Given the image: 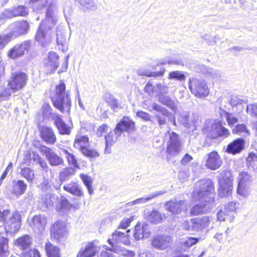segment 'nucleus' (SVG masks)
Masks as SVG:
<instances>
[{"label":"nucleus","instance_id":"nucleus-1","mask_svg":"<svg viewBox=\"0 0 257 257\" xmlns=\"http://www.w3.org/2000/svg\"><path fill=\"white\" fill-rule=\"evenodd\" d=\"M214 188L212 182L210 179L201 180L195 184V189L192 195V200L194 201H201L202 202L210 201L212 196ZM206 204H196L191 209L190 213L193 215H198L205 212Z\"/></svg>","mask_w":257,"mask_h":257},{"label":"nucleus","instance_id":"nucleus-2","mask_svg":"<svg viewBox=\"0 0 257 257\" xmlns=\"http://www.w3.org/2000/svg\"><path fill=\"white\" fill-rule=\"evenodd\" d=\"M56 6V4L55 2L50 4L46 12V19L42 22L36 32L35 39L43 45L49 43L52 39L51 33L50 30H47L46 26L48 25L49 28L51 24H55L53 17V9Z\"/></svg>","mask_w":257,"mask_h":257},{"label":"nucleus","instance_id":"nucleus-3","mask_svg":"<svg viewBox=\"0 0 257 257\" xmlns=\"http://www.w3.org/2000/svg\"><path fill=\"white\" fill-rule=\"evenodd\" d=\"M52 101L54 106L61 112H69L71 106V98L69 91L66 90L65 84L63 81H61L60 83L56 86Z\"/></svg>","mask_w":257,"mask_h":257},{"label":"nucleus","instance_id":"nucleus-4","mask_svg":"<svg viewBox=\"0 0 257 257\" xmlns=\"http://www.w3.org/2000/svg\"><path fill=\"white\" fill-rule=\"evenodd\" d=\"M167 137L166 151L167 158L175 157L182 151L183 145L181 138L175 132L168 130L166 133Z\"/></svg>","mask_w":257,"mask_h":257},{"label":"nucleus","instance_id":"nucleus-5","mask_svg":"<svg viewBox=\"0 0 257 257\" xmlns=\"http://www.w3.org/2000/svg\"><path fill=\"white\" fill-rule=\"evenodd\" d=\"M233 181V176L230 170H225L220 174L218 180V196L220 197H226L232 194Z\"/></svg>","mask_w":257,"mask_h":257},{"label":"nucleus","instance_id":"nucleus-6","mask_svg":"<svg viewBox=\"0 0 257 257\" xmlns=\"http://www.w3.org/2000/svg\"><path fill=\"white\" fill-rule=\"evenodd\" d=\"M237 180V193L243 198L247 197L250 194L252 176L248 172L242 171L239 173Z\"/></svg>","mask_w":257,"mask_h":257},{"label":"nucleus","instance_id":"nucleus-7","mask_svg":"<svg viewBox=\"0 0 257 257\" xmlns=\"http://www.w3.org/2000/svg\"><path fill=\"white\" fill-rule=\"evenodd\" d=\"M151 107L153 110L158 112L155 115V117L157 119L160 128H162L163 125L167 124L166 118H168V120L172 122L173 125H176L174 115L169 111L168 109L156 103H153Z\"/></svg>","mask_w":257,"mask_h":257},{"label":"nucleus","instance_id":"nucleus-8","mask_svg":"<svg viewBox=\"0 0 257 257\" xmlns=\"http://www.w3.org/2000/svg\"><path fill=\"white\" fill-rule=\"evenodd\" d=\"M189 87L192 93L199 98L207 96L209 92L205 82L194 77L190 78Z\"/></svg>","mask_w":257,"mask_h":257},{"label":"nucleus","instance_id":"nucleus-9","mask_svg":"<svg viewBox=\"0 0 257 257\" xmlns=\"http://www.w3.org/2000/svg\"><path fill=\"white\" fill-rule=\"evenodd\" d=\"M28 76L25 73L21 71L14 72L9 81V89L13 92L18 91L26 84Z\"/></svg>","mask_w":257,"mask_h":257},{"label":"nucleus","instance_id":"nucleus-10","mask_svg":"<svg viewBox=\"0 0 257 257\" xmlns=\"http://www.w3.org/2000/svg\"><path fill=\"white\" fill-rule=\"evenodd\" d=\"M98 241L94 240L83 245L77 257H93L97 256L100 250V247L98 246Z\"/></svg>","mask_w":257,"mask_h":257},{"label":"nucleus","instance_id":"nucleus-11","mask_svg":"<svg viewBox=\"0 0 257 257\" xmlns=\"http://www.w3.org/2000/svg\"><path fill=\"white\" fill-rule=\"evenodd\" d=\"M28 14V9L22 6L14 7L11 9H7L0 15V23H3L7 19L17 16L25 17Z\"/></svg>","mask_w":257,"mask_h":257},{"label":"nucleus","instance_id":"nucleus-12","mask_svg":"<svg viewBox=\"0 0 257 257\" xmlns=\"http://www.w3.org/2000/svg\"><path fill=\"white\" fill-rule=\"evenodd\" d=\"M10 37H17L26 34L29 30V24L26 21L15 22L8 27Z\"/></svg>","mask_w":257,"mask_h":257},{"label":"nucleus","instance_id":"nucleus-13","mask_svg":"<svg viewBox=\"0 0 257 257\" xmlns=\"http://www.w3.org/2000/svg\"><path fill=\"white\" fill-rule=\"evenodd\" d=\"M40 151L45 155L46 159L52 166H58L64 164L63 159L57 155L52 149L45 146H42Z\"/></svg>","mask_w":257,"mask_h":257},{"label":"nucleus","instance_id":"nucleus-14","mask_svg":"<svg viewBox=\"0 0 257 257\" xmlns=\"http://www.w3.org/2000/svg\"><path fill=\"white\" fill-rule=\"evenodd\" d=\"M31 47L30 41H26L21 44H16L9 50L8 56L13 59L21 57L25 52H28Z\"/></svg>","mask_w":257,"mask_h":257},{"label":"nucleus","instance_id":"nucleus-15","mask_svg":"<svg viewBox=\"0 0 257 257\" xmlns=\"http://www.w3.org/2000/svg\"><path fill=\"white\" fill-rule=\"evenodd\" d=\"M165 208L172 214H178L182 211L188 209L187 202L186 200H177L173 199L166 202Z\"/></svg>","mask_w":257,"mask_h":257},{"label":"nucleus","instance_id":"nucleus-16","mask_svg":"<svg viewBox=\"0 0 257 257\" xmlns=\"http://www.w3.org/2000/svg\"><path fill=\"white\" fill-rule=\"evenodd\" d=\"M135 130V123L128 117H124L117 124L114 129V134L120 137L124 131L132 133Z\"/></svg>","mask_w":257,"mask_h":257},{"label":"nucleus","instance_id":"nucleus-17","mask_svg":"<svg viewBox=\"0 0 257 257\" xmlns=\"http://www.w3.org/2000/svg\"><path fill=\"white\" fill-rule=\"evenodd\" d=\"M51 233L52 237L59 241L66 237L67 230L65 223L63 221H56L51 227Z\"/></svg>","mask_w":257,"mask_h":257},{"label":"nucleus","instance_id":"nucleus-18","mask_svg":"<svg viewBox=\"0 0 257 257\" xmlns=\"http://www.w3.org/2000/svg\"><path fill=\"white\" fill-rule=\"evenodd\" d=\"M230 135L228 129L222 126L219 121L214 120L211 125L208 135L213 139L218 137H227Z\"/></svg>","mask_w":257,"mask_h":257},{"label":"nucleus","instance_id":"nucleus-19","mask_svg":"<svg viewBox=\"0 0 257 257\" xmlns=\"http://www.w3.org/2000/svg\"><path fill=\"white\" fill-rule=\"evenodd\" d=\"M172 237L166 235H157L152 240V245L158 249H165L170 247L172 242Z\"/></svg>","mask_w":257,"mask_h":257},{"label":"nucleus","instance_id":"nucleus-20","mask_svg":"<svg viewBox=\"0 0 257 257\" xmlns=\"http://www.w3.org/2000/svg\"><path fill=\"white\" fill-rule=\"evenodd\" d=\"M222 163V159L217 152L213 151L207 155L206 166L209 169L215 170L219 168Z\"/></svg>","mask_w":257,"mask_h":257},{"label":"nucleus","instance_id":"nucleus-21","mask_svg":"<svg viewBox=\"0 0 257 257\" xmlns=\"http://www.w3.org/2000/svg\"><path fill=\"white\" fill-rule=\"evenodd\" d=\"M47 223V218L44 215L34 216L32 219L31 226L35 232L42 233Z\"/></svg>","mask_w":257,"mask_h":257},{"label":"nucleus","instance_id":"nucleus-22","mask_svg":"<svg viewBox=\"0 0 257 257\" xmlns=\"http://www.w3.org/2000/svg\"><path fill=\"white\" fill-rule=\"evenodd\" d=\"M150 234L151 231L148 223L143 222L135 226L134 236L136 239L148 238Z\"/></svg>","mask_w":257,"mask_h":257},{"label":"nucleus","instance_id":"nucleus-23","mask_svg":"<svg viewBox=\"0 0 257 257\" xmlns=\"http://www.w3.org/2000/svg\"><path fill=\"white\" fill-rule=\"evenodd\" d=\"M27 188V185L22 180L14 181L13 186L11 189H8L6 190V193L8 195L12 194L17 196L23 194Z\"/></svg>","mask_w":257,"mask_h":257},{"label":"nucleus","instance_id":"nucleus-24","mask_svg":"<svg viewBox=\"0 0 257 257\" xmlns=\"http://www.w3.org/2000/svg\"><path fill=\"white\" fill-rule=\"evenodd\" d=\"M42 139L48 144H54L56 141V137L52 128L43 126L40 129Z\"/></svg>","mask_w":257,"mask_h":257},{"label":"nucleus","instance_id":"nucleus-25","mask_svg":"<svg viewBox=\"0 0 257 257\" xmlns=\"http://www.w3.org/2000/svg\"><path fill=\"white\" fill-rule=\"evenodd\" d=\"M245 141L238 138L230 143L227 147L226 152L233 155L239 153L244 148Z\"/></svg>","mask_w":257,"mask_h":257},{"label":"nucleus","instance_id":"nucleus-26","mask_svg":"<svg viewBox=\"0 0 257 257\" xmlns=\"http://www.w3.org/2000/svg\"><path fill=\"white\" fill-rule=\"evenodd\" d=\"M58 67V56L56 53L49 52L47 62L45 64L47 73L54 72Z\"/></svg>","mask_w":257,"mask_h":257},{"label":"nucleus","instance_id":"nucleus-27","mask_svg":"<svg viewBox=\"0 0 257 257\" xmlns=\"http://www.w3.org/2000/svg\"><path fill=\"white\" fill-rule=\"evenodd\" d=\"M69 39L67 33L63 31L57 30V44L59 48L63 52L67 51L68 49V41Z\"/></svg>","mask_w":257,"mask_h":257},{"label":"nucleus","instance_id":"nucleus-28","mask_svg":"<svg viewBox=\"0 0 257 257\" xmlns=\"http://www.w3.org/2000/svg\"><path fill=\"white\" fill-rule=\"evenodd\" d=\"M212 218L209 216H204L202 217L194 218V222L196 231H200L207 228L211 222Z\"/></svg>","mask_w":257,"mask_h":257},{"label":"nucleus","instance_id":"nucleus-29","mask_svg":"<svg viewBox=\"0 0 257 257\" xmlns=\"http://www.w3.org/2000/svg\"><path fill=\"white\" fill-rule=\"evenodd\" d=\"M130 230L125 232L120 231L118 229L115 230L112 234V240L115 243H122L124 244L128 245L130 243L128 233Z\"/></svg>","mask_w":257,"mask_h":257},{"label":"nucleus","instance_id":"nucleus-30","mask_svg":"<svg viewBox=\"0 0 257 257\" xmlns=\"http://www.w3.org/2000/svg\"><path fill=\"white\" fill-rule=\"evenodd\" d=\"M145 217L149 222L153 224L161 223L165 218L161 213L155 209L145 212Z\"/></svg>","mask_w":257,"mask_h":257},{"label":"nucleus","instance_id":"nucleus-31","mask_svg":"<svg viewBox=\"0 0 257 257\" xmlns=\"http://www.w3.org/2000/svg\"><path fill=\"white\" fill-rule=\"evenodd\" d=\"M63 189L65 191L76 196H83L84 194L78 184L75 182H71L65 184L63 186Z\"/></svg>","mask_w":257,"mask_h":257},{"label":"nucleus","instance_id":"nucleus-32","mask_svg":"<svg viewBox=\"0 0 257 257\" xmlns=\"http://www.w3.org/2000/svg\"><path fill=\"white\" fill-rule=\"evenodd\" d=\"M55 123L60 134L62 135H69L70 133V127L63 121L62 119L58 115L53 117Z\"/></svg>","mask_w":257,"mask_h":257},{"label":"nucleus","instance_id":"nucleus-33","mask_svg":"<svg viewBox=\"0 0 257 257\" xmlns=\"http://www.w3.org/2000/svg\"><path fill=\"white\" fill-rule=\"evenodd\" d=\"M14 243L15 245L21 248L22 249L26 250L32 244V238L30 236L25 235L16 239Z\"/></svg>","mask_w":257,"mask_h":257},{"label":"nucleus","instance_id":"nucleus-34","mask_svg":"<svg viewBox=\"0 0 257 257\" xmlns=\"http://www.w3.org/2000/svg\"><path fill=\"white\" fill-rule=\"evenodd\" d=\"M112 132H110L107 135L105 136V148L104 151V153L105 154H109L111 153V147L116 142L117 139L119 137L116 136Z\"/></svg>","mask_w":257,"mask_h":257},{"label":"nucleus","instance_id":"nucleus-35","mask_svg":"<svg viewBox=\"0 0 257 257\" xmlns=\"http://www.w3.org/2000/svg\"><path fill=\"white\" fill-rule=\"evenodd\" d=\"M89 146V139L86 136L77 135L74 143V147L81 151Z\"/></svg>","mask_w":257,"mask_h":257},{"label":"nucleus","instance_id":"nucleus-36","mask_svg":"<svg viewBox=\"0 0 257 257\" xmlns=\"http://www.w3.org/2000/svg\"><path fill=\"white\" fill-rule=\"evenodd\" d=\"M78 2L84 12L95 11L97 9V5L93 0H78Z\"/></svg>","mask_w":257,"mask_h":257},{"label":"nucleus","instance_id":"nucleus-37","mask_svg":"<svg viewBox=\"0 0 257 257\" xmlns=\"http://www.w3.org/2000/svg\"><path fill=\"white\" fill-rule=\"evenodd\" d=\"M198 67L200 71L202 73L212 78H218L220 76V74L219 71L215 70L204 65H199Z\"/></svg>","mask_w":257,"mask_h":257},{"label":"nucleus","instance_id":"nucleus-38","mask_svg":"<svg viewBox=\"0 0 257 257\" xmlns=\"http://www.w3.org/2000/svg\"><path fill=\"white\" fill-rule=\"evenodd\" d=\"M45 249L48 257H60V249L51 243H47L45 245Z\"/></svg>","mask_w":257,"mask_h":257},{"label":"nucleus","instance_id":"nucleus-39","mask_svg":"<svg viewBox=\"0 0 257 257\" xmlns=\"http://www.w3.org/2000/svg\"><path fill=\"white\" fill-rule=\"evenodd\" d=\"M76 169L72 167H68L63 169L59 174L61 181L63 182L68 180L75 174Z\"/></svg>","mask_w":257,"mask_h":257},{"label":"nucleus","instance_id":"nucleus-40","mask_svg":"<svg viewBox=\"0 0 257 257\" xmlns=\"http://www.w3.org/2000/svg\"><path fill=\"white\" fill-rule=\"evenodd\" d=\"M80 178L82 180L83 184L86 187L89 194L91 195L93 193V190L92 189V178L88 175L83 174H80Z\"/></svg>","mask_w":257,"mask_h":257},{"label":"nucleus","instance_id":"nucleus-41","mask_svg":"<svg viewBox=\"0 0 257 257\" xmlns=\"http://www.w3.org/2000/svg\"><path fill=\"white\" fill-rule=\"evenodd\" d=\"M219 113L221 116H224L225 117L227 123L230 126H233L238 122V118L234 116L233 114L228 113L221 108H219Z\"/></svg>","mask_w":257,"mask_h":257},{"label":"nucleus","instance_id":"nucleus-42","mask_svg":"<svg viewBox=\"0 0 257 257\" xmlns=\"http://www.w3.org/2000/svg\"><path fill=\"white\" fill-rule=\"evenodd\" d=\"M232 133L234 134L243 137L248 136L250 134L246 125L243 123L237 124L232 129Z\"/></svg>","mask_w":257,"mask_h":257},{"label":"nucleus","instance_id":"nucleus-43","mask_svg":"<svg viewBox=\"0 0 257 257\" xmlns=\"http://www.w3.org/2000/svg\"><path fill=\"white\" fill-rule=\"evenodd\" d=\"M159 101L164 105L170 107L172 110L174 111L176 110L177 105L175 102L172 100L169 96L161 95L159 97Z\"/></svg>","mask_w":257,"mask_h":257},{"label":"nucleus","instance_id":"nucleus-44","mask_svg":"<svg viewBox=\"0 0 257 257\" xmlns=\"http://www.w3.org/2000/svg\"><path fill=\"white\" fill-rule=\"evenodd\" d=\"M105 100L114 111L120 107L118 100L110 94H107L105 95Z\"/></svg>","mask_w":257,"mask_h":257},{"label":"nucleus","instance_id":"nucleus-45","mask_svg":"<svg viewBox=\"0 0 257 257\" xmlns=\"http://www.w3.org/2000/svg\"><path fill=\"white\" fill-rule=\"evenodd\" d=\"M61 150L65 155L68 164L73 166L74 167L78 168V162L75 156L65 149H61Z\"/></svg>","mask_w":257,"mask_h":257},{"label":"nucleus","instance_id":"nucleus-46","mask_svg":"<svg viewBox=\"0 0 257 257\" xmlns=\"http://www.w3.org/2000/svg\"><path fill=\"white\" fill-rule=\"evenodd\" d=\"M107 242L110 245V246H107L106 245L102 246V248L105 250H102L101 252V257H112L111 252L114 251L113 243L112 242L110 239L107 240Z\"/></svg>","mask_w":257,"mask_h":257},{"label":"nucleus","instance_id":"nucleus-47","mask_svg":"<svg viewBox=\"0 0 257 257\" xmlns=\"http://www.w3.org/2000/svg\"><path fill=\"white\" fill-rule=\"evenodd\" d=\"M217 219L221 221L228 220L229 222H232L234 219V216L232 214H230L225 209L221 210L217 213Z\"/></svg>","mask_w":257,"mask_h":257},{"label":"nucleus","instance_id":"nucleus-48","mask_svg":"<svg viewBox=\"0 0 257 257\" xmlns=\"http://www.w3.org/2000/svg\"><path fill=\"white\" fill-rule=\"evenodd\" d=\"M186 77L184 72L181 71H174L169 73V79H175L179 81H184Z\"/></svg>","mask_w":257,"mask_h":257},{"label":"nucleus","instance_id":"nucleus-49","mask_svg":"<svg viewBox=\"0 0 257 257\" xmlns=\"http://www.w3.org/2000/svg\"><path fill=\"white\" fill-rule=\"evenodd\" d=\"M165 71V68L159 72H149L148 71H144L143 70H139L138 74L140 76H145L147 77H161L164 75Z\"/></svg>","mask_w":257,"mask_h":257},{"label":"nucleus","instance_id":"nucleus-50","mask_svg":"<svg viewBox=\"0 0 257 257\" xmlns=\"http://www.w3.org/2000/svg\"><path fill=\"white\" fill-rule=\"evenodd\" d=\"M21 175L25 178L29 182H32L35 178V173L33 170L29 168H24L21 171Z\"/></svg>","mask_w":257,"mask_h":257},{"label":"nucleus","instance_id":"nucleus-51","mask_svg":"<svg viewBox=\"0 0 257 257\" xmlns=\"http://www.w3.org/2000/svg\"><path fill=\"white\" fill-rule=\"evenodd\" d=\"M246 161L249 168H252L254 171H257V155L249 154L247 158Z\"/></svg>","mask_w":257,"mask_h":257},{"label":"nucleus","instance_id":"nucleus-52","mask_svg":"<svg viewBox=\"0 0 257 257\" xmlns=\"http://www.w3.org/2000/svg\"><path fill=\"white\" fill-rule=\"evenodd\" d=\"M169 64L171 65H183V62L182 60L176 57H172L166 58L160 61L159 63L160 65H165Z\"/></svg>","mask_w":257,"mask_h":257},{"label":"nucleus","instance_id":"nucleus-53","mask_svg":"<svg viewBox=\"0 0 257 257\" xmlns=\"http://www.w3.org/2000/svg\"><path fill=\"white\" fill-rule=\"evenodd\" d=\"M81 152L85 156L93 159H95L99 156V154L97 151L94 149H89L87 147L85 148H83Z\"/></svg>","mask_w":257,"mask_h":257},{"label":"nucleus","instance_id":"nucleus-54","mask_svg":"<svg viewBox=\"0 0 257 257\" xmlns=\"http://www.w3.org/2000/svg\"><path fill=\"white\" fill-rule=\"evenodd\" d=\"M33 159L38 164L40 165L42 170L45 172H47L48 170V166L46 162L42 159L38 154H33Z\"/></svg>","mask_w":257,"mask_h":257},{"label":"nucleus","instance_id":"nucleus-55","mask_svg":"<svg viewBox=\"0 0 257 257\" xmlns=\"http://www.w3.org/2000/svg\"><path fill=\"white\" fill-rule=\"evenodd\" d=\"M194 222V218H192L190 220V221L185 220L181 225V227L182 229L185 230L187 231H193L196 230L194 226H195Z\"/></svg>","mask_w":257,"mask_h":257},{"label":"nucleus","instance_id":"nucleus-56","mask_svg":"<svg viewBox=\"0 0 257 257\" xmlns=\"http://www.w3.org/2000/svg\"><path fill=\"white\" fill-rule=\"evenodd\" d=\"M198 241V239L192 237H186L185 238H182L181 241V243L184 244L186 247H190L196 243Z\"/></svg>","mask_w":257,"mask_h":257},{"label":"nucleus","instance_id":"nucleus-57","mask_svg":"<svg viewBox=\"0 0 257 257\" xmlns=\"http://www.w3.org/2000/svg\"><path fill=\"white\" fill-rule=\"evenodd\" d=\"M156 95L166 94L168 92V87L165 84L158 83L156 85Z\"/></svg>","mask_w":257,"mask_h":257},{"label":"nucleus","instance_id":"nucleus-58","mask_svg":"<svg viewBox=\"0 0 257 257\" xmlns=\"http://www.w3.org/2000/svg\"><path fill=\"white\" fill-rule=\"evenodd\" d=\"M180 121L184 126L189 128L191 127V121L189 118V113L188 112H185L184 114L181 116Z\"/></svg>","mask_w":257,"mask_h":257},{"label":"nucleus","instance_id":"nucleus-59","mask_svg":"<svg viewBox=\"0 0 257 257\" xmlns=\"http://www.w3.org/2000/svg\"><path fill=\"white\" fill-rule=\"evenodd\" d=\"M202 38L206 41L208 45H210L215 44L219 41L217 37H212L208 34L203 35Z\"/></svg>","mask_w":257,"mask_h":257},{"label":"nucleus","instance_id":"nucleus-60","mask_svg":"<svg viewBox=\"0 0 257 257\" xmlns=\"http://www.w3.org/2000/svg\"><path fill=\"white\" fill-rule=\"evenodd\" d=\"M42 110V113L45 117H49L52 115V108L48 103L43 104Z\"/></svg>","mask_w":257,"mask_h":257},{"label":"nucleus","instance_id":"nucleus-61","mask_svg":"<svg viewBox=\"0 0 257 257\" xmlns=\"http://www.w3.org/2000/svg\"><path fill=\"white\" fill-rule=\"evenodd\" d=\"M150 200H151V199L150 196L149 195L147 197H144L137 199L134 201L128 203L127 204L129 205H134L137 204H144Z\"/></svg>","mask_w":257,"mask_h":257},{"label":"nucleus","instance_id":"nucleus-62","mask_svg":"<svg viewBox=\"0 0 257 257\" xmlns=\"http://www.w3.org/2000/svg\"><path fill=\"white\" fill-rule=\"evenodd\" d=\"M134 220V216L130 218H124L121 221L118 229L120 228L126 229L130 224L131 222Z\"/></svg>","mask_w":257,"mask_h":257},{"label":"nucleus","instance_id":"nucleus-63","mask_svg":"<svg viewBox=\"0 0 257 257\" xmlns=\"http://www.w3.org/2000/svg\"><path fill=\"white\" fill-rule=\"evenodd\" d=\"M144 91L149 95L156 94V86H153L152 83L148 82L144 88Z\"/></svg>","mask_w":257,"mask_h":257},{"label":"nucleus","instance_id":"nucleus-64","mask_svg":"<svg viewBox=\"0 0 257 257\" xmlns=\"http://www.w3.org/2000/svg\"><path fill=\"white\" fill-rule=\"evenodd\" d=\"M246 110L251 115L257 117V104L248 105Z\"/></svg>","mask_w":257,"mask_h":257}]
</instances>
